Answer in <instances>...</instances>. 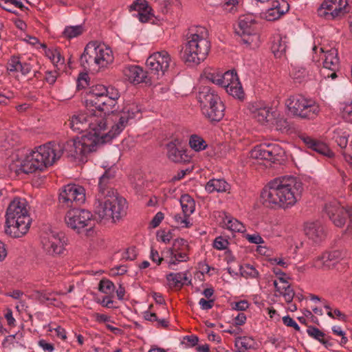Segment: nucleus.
I'll use <instances>...</instances> for the list:
<instances>
[{"label":"nucleus","mask_w":352,"mask_h":352,"mask_svg":"<svg viewBox=\"0 0 352 352\" xmlns=\"http://www.w3.org/2000/svg\"><path fill=\"white\" fill-rule=\"evenodd\" d=\"M283 149L278 144H260L254 146L250 151V156L258 160H264L272 162L279 160L284 155Z\"/></svg>","instance_id":"aec40b11"},{"label":"nucleus","mask_w":352,"mask_h":352,"mask_svg":"<svg viewBox=\"0 0 352 352\" xmlns=\"http://www.w3.org/2000/svg\"><path fill=\"white\" fill-rule=\"evenodd\" d=\"M272 111H274L272 108L261 104H253L250 108L252 116L261 124L270 123Z\"/></svg>","instance_id":"b1692460"},{"label":"nucleus","mask_w":352,"mask_h":352,"mask_svg":"<svg viewBox=\"0 0 352 352\" xmlns=\"http://www.w3.org/2000/svg\"><path fill=\"white\" fill-rule=\"evenodd\" d=\"M256 15L247 14L241 16L239 20L238 28L236 32L239 34L242 41L248 45L256 47L258 44L259 35L256 27Z\"/></svg>","instance_id":"2eb2a0df"},{"label":"nucleus","mask_w":352,"mask_h":352,"mask_svg":"<svg viewBox=\"0 0 352 352\" xmlns=\"http://www.w3.org/2000/svg\"><path fill=\"white\" fill-rule=\"evenodd\" d=\"M347 0L324 1L317 10L318 15L327 20L335 19L348 12Z\"/></svg>","instance_id":"6ab92c4d"},{"label":"nucleus","mask_w":352,"mask_h":352,"mask_svg":"<svg viewBox=\"0 0 352 352\" xmlns=\"http://www.w3.org/2000/svg\"><path fill=\"white\" fill-rule=\"evenodd\" d=\"M344 160L349 162L352 160V138L349 144L346 145V147L344 148L342 152Z\"/></svg>","instance_id":"5fc2aeb1"},{"label":"nucleus","mask_w":352,"mask_h":352,"mask_svg":"<svg viewBox=\"0 0 352 352\" xmlns=\"http://www.w3.org/2000/svg\"><path fill=\"white\" fill-rule=\"evenodd\" d=\"M92 214L86 210L73 208L67 212L65 223L68 227L80 232L82 229L91 230L95 226Z\"/></svg>","instance_id":"dca6fc26"},{"label":"nucleus","mask_w":352,"mask_h":352,"mask_svg":"<svg viewBox=\"0 0 352 352\" xmlns=\"http://www.w3.org/2000/svg\"><path fill=\"white\" fill-rule=\"evenodd\" d=\"M43 251L48 255L56 256L64 253L65 235L56 229L48 228L41 235Z\"/></svg>","instance_id":"ddd939ff"},{"label":"nucleus","mask_w":352,"mask_h":352,"mask_svg":"<svg viewBox=\"0 0 352 352\" xmlns=\"http://www.w3.org/2000/svg\"><path fill=\"white\" fill-rule=\"evenodd\" d=\"M289 10V5L284 0H278L273 3L272 7L265 12L259 13V17L268 21L279 19Z\"/></svg>","instance_id":"412c9836"},{"label":"nucleus","mask_w":352,"mask_h":352,"mask_svg":"<svg viewBox=\"0 0 352 352\" xmlns=\"http://www.w3.org/2000/svg\"><path fill=\"white\" fill-rule=\"evenodd\" d=\"M199 305L202 309L208 310L213 307L214 300L201 298L199 301Z\"/></svg>","instance_id":"bf43d9fd"},{"label":"nucleus","mask_w":352,"mask_h":352,"mask_svg":"<svg viewBox=\"0 0 352 352\" xmlns=\"http://www.w3.org/2000/svg\"><path fill=\"white\" fill-rule=\"evenodd\" d=\"M38 346L41 347L44 351L47 352H52L54 350V346L52 344L47 342L44 340L38 341Z\"/></svg>","instance_id":"e2e57ef3"},{"label":"nucleus","mask_w":352,"mask_h":352,"mask_svg":"<svg viewBox=\"0 0 352 352\" xmlns=\"http://www.w3.org/2000/svg\"><path fill=\"white\" fill-rule=\"evenodd\" d=\"M98 289L100 292L109 295L116 289L113 283L108 279H102L99 283Z\"/></svg>","instance_id":"a19ab883"},{"label":"nucleus","mask_w":352,"mask_h":352,"mask_svg":"<svg viewBox=\"0 0 352 352\" xmlns=\"http://www.w3.org/2000/svg\"><path fill=\"white\" fill-rule=\"evenodd\" d=\"M168 157L170 160L176 163L188 162V155L180 146H177L175 142H171L167 145Z\"/></svg>","instance_id":"bb28decb"},{"label":"nucleus","mask_w":352,"mask_h":352,"mask_svg":"<svg viewBox=\"0 0 352 352\" xmlns=\"http://www.w3.org/2000/svg\"><path fill=\"white\" fill-rule=\"evenodd\" d=\"M114 177V172L109 169L100 177L98 192L96 197L94 210L100 221L120 219L126 214V201L109 186V182Z\"/></svg>","instance_id":"20e7f679"},{"label":"nucleus","mask_w":352,"mask_h":352,"mask_svg":"<svg viewBox=\"0 0 352 352\" xmlns=\"http://www.w3.org/2000/svg\"><path fill=\"white\" fill-rule=\"evenodd\" d=\"M242 0H225L222 7L228 12H235L238 10Z\"/></svg>","instance_id":"37998d69"},{"label":"nucleus","mask_w":352,"mask_h":352,"mask_svg":"<svg viewBox=\"0 0 352 352\" xmlns=\"http://www.w3.org/2000/svg\"><path fill=\"white\" fill-rule=\"evenodd\" d=\"M307 332L309 336L321 342H324L323 340L324 333L320 331L318 328L314 327H308Z\"/></svg>","instance_id":"de8ad7c7"},{"label":"nucleus","mask_w":352,"mask_h":352,"mask_svg":"<svg viewBox=\"0 0 352 352\" xmlns=\"http://www.w3.org/2000/svg\"><path fill=\"white\" fill-rule=\"evenodd\" d=\"M164 218V213H162V212H157L156 214L153 217L151 221L150 222V226L152 228H157L161 223Z\"/></svg>","instance_id":"864d4df0"},{"label":"nucleus","mask_w":352,"mask_h":352,"mask_svg":"<svg viewBox=\"0 0 352 352\" xmlns=\"http://www.w3.org/2000/svg\"><path fill=\"white\" fill-rule=\"evenodd\" d=\"M21 62L16 56H12L7 63V69L10 72H18L20 69Z\"/></svg>","instance_id":"49530a36"},{"label":"nucleus","mask_w":352,"mask_h":352,"mask_svg":"<svg viewBox=\"0 0 352 352\" xmlns=\"http://www.w3.org/2000/svg\"><path fill=\"white\" fill-rule=\"evenodd\" d=\"M249 307V303L246 300L236 302L232 305V309L236 311H245Z\"/></svg>","instance_id":"6e6d98bb"},{"label":"nucleus","mask_w":352,"mask_h":352,"mask_svg":"<svg viewBox=\"0 0 352 352\" xmlns=\"http://www.w3.org/2000/svg\"><path fill=\"white\" fill-rule=\"evenodd\" d=\"M272 263H276L283 267H287L289 265V261L287 259L281 258H274L272 259Z\"/></svg>","instance_id":"338daca9"},{"label":"nucleus","mask_w":352,"mask_h":352,"mask_svg":"<svg viewBox=\"0 0 352 352\" xmlns=\"http://www.w3.org/2000/svg\"><path fill=\"white\" fill-rule=\"evenodd\" d=\"M131 10L138 12L141 22H147L152 17L151 8L146 0H135L130 6Z\"/></svg>","instance_id":"a878e982"},{"label":"nucleus","mask_w":352,"mask_h":352,"mask_svg":"<svg viewBox=\"0 0 352 352\" xmlns=\"http://www.w3.org/2000/svg\"><path fill=\"white\" fill-rule=\"evenodd\" d=\"M6 233L14 238H19L27 233L31 219L25 199L15 198L9 204L6 214Z\"/></svg>","instance_id":"0eeeda50"},{"label":"nucleus","mask_w":352,"mask_h":352,"mask_svg":"<svg viewBox=\"0 0 352 352\" xmlns=\"http://www.w3.org/2000/svg\"><path fill=\"white\" fill-rule=\"evenodd\" d=\"M287 38L286 36L277 34L274 36L272 50L276 58H280L287 49Z\"/></svg>","instance_id":"2f4dec72"},{"label":"nucleus","mask_w":352,"mask_h":352,"mask_svg":"<svg viewBox=\"0 0 352 352\" xmlns=\"http://www.w3.org/2000/svg\"><path fill=\"white\" fill-rule=\"evenodd\" d=\"M189 144L195 151L204 150L207 147L205 140L200 136L192 135L190 136Z\"/></svg>","instance_id":"4c0bfd02"},{"label":"nucleus","mask_w":352,"mask_h":352,"mask_svg":"<svg viewBox=\"0 0 352 352\" xmlns=\"http://www.w3.org/2000/svg\"><path fill=\"white\" fill-rule=\"evenodd\" d=\"M120 98L119 91L113 87H106L98 85L93 87L87 94V107L100 108L104 112L117 111L116 105Z\"/></svg>","instance_id":"1a4fd4ad"},{"label":"nucleus","mask_w":352,"mask_h":352,"mask_svg":"<svg viewBox=\"0 0 352 352\" xmlns=\"http://www.w3.org/2000/svg\"><path fill=\"white\" fill-rule=\"evenodd\" d=\"M309 72L310 69L306 67H295L292 71V76L296 82L300 83Z\"/></svg>","instance_id":"ea45409f"},{"label":"nucleus","mask_w":352,"mask_h":352,"mask_svg":"<svg viewBox=\"0 0 352 352\" xmlns=\"http://www.w3.org/2000/svg\"><path fill=\"white\" fill-rule=\"evenodd\" d=\"M256 342L252 337L238 336L235 338L234 345L237 348V352H245L249 349L256 348Z\"/></svg>","instance_id":"72a5a7b5"},{"label":"nucleus","mask_w":352,"mask_h":352,"mask_svg":"<svg viewBox=\"0 0 352 352\" xmlns=\"http://www.w3.org/2000/svg\"><path fill=\"white\" fill-rule=\"evenodd\" d=\"M170 58L165 51L155 52L146 61L148 72L138 65H126L123 74L126 80L134 84L150 82L152 79H159L164 76L169 67Z\"/></svg>","instance_id":"39448f33"},{"label":"nucleus","mask_w":352,"mask_h":352,"mask_svg":"<svg viewBox=\"0 0 352 352\" xmlns=\"http://www.w3.org/2000/svg\"><path fill=\"white\" fill-rule=\"evenodd\" d=\"M324 307L327 310V315L332 318L336 316L340 320L345 321L346 320V316L342 314L339 309H335L332 310L329 304L327 302L323 303Z\"/></svg>","instance_id":"c03bdc74"},{"label":"nucleus","mask_w":352,"mask_h":352,"mask_svg":"<svg viewBox=\"0 0 352 352\" xmlns=\"http://www.w3.org/2000/svg\"><path fill=\"white\" fill-rule=\"evenodd\" d=\"M225 260L227 261V263L229 265H231V264H234L235 263V261H236V258L235 256L232 254V253L231 252V251L230 250H226L225 252Z\"/></svg>","instance_id":"774afa93"},{"label":"nucleus","mask_w":352,"mask_h":352,"mask_svg":"<svg viewBox=\"0 0 352 352\" xmlns=\"http://www.w3.org/2000/svg\"><path fill=\"white\" fill-rule=\"evenodd\" d=\"M208 30L203 26L190 28L186 34L183 58L186 63L199 64L210 49Z\"/></svg>","instance_id":"423d86ee"},{"label":"nucleus","mask_w":352,"mask_h":352,"mask_svg":"<svg viewBox=\"0 0 352 352\" xmlns=\"http://www.w3.org/2000/svg\"><path fill=\"white\" fill-rule=\"evenodd\" d=\"M46 55L54 65H63L64 63V58L62 57L60 52L57 50H47Z\"/></svg>","instance_id":"79ce46f5"},{"label":"nucleus","mask_w":352,"mask_h":352,"mask_svg":"<svg viewBox=\"0 0 352 352\" xmlns=\"http://www.w3.org/2000/svg\"><path fill=\"white\" fill-rule=\"evenodd\" d=\"M188 272L170 273L166 275V280L170 287L181 289L184 285H190L191 278Z\"/></svg>","instance_id":"393cba45"},{"label":"nucleus","mask_w":352,"mask_h":352,"mask_svg":"<svg viewBox=\"0 0 352 352\" xmlns=\"http://www.w3.org/2000/svg\"><path fill=\"white\" fill-rule=\"evenodd\" d=\"M314 53L313 61H318L317 54L318 52L322 54V68L320 70L321 75L324 78L335 79L337 77L336 72L340 67V60L338 57V51L334 48L324 50L323 47L314 45L312 48Z\"/></svg>","instance_id":"4468645a"},{"label":"nucleus","mask_w":352,"mask_h":352,"mask_svg":"<svg viewBox=\"0 0 352 352\" xmlns=\"http://www.w3.org/2000/svg\"><path fill=\"white\" fill-rule=\"evenodd\" d=\"M288 113L295 117L311 119L320 111L319 105L313 100L302 95L290 96L285 100Z\"/></svg>","instance_id":"f8f14e48"},{"label":"nucleus","mask_w":352,"mask_h":352,"mask_svg":"<svg viewBox=\"0 0 352 352\" xmlns=\"http://www.w3.org/2000/svg\"><path fill=\"white\" fill-rule=\"evenodd\" d=\"M294 294V292L290 285H288L285 289L278 294V295L283 296L285 302L288 303L292 301Z\"/></svg>","instance_id":"8fccbe9b"},{"label":"nucleus","mask_w":352,"mask_h":352,"mask_svg":"<svg viewBox=\"0 0 352 352\" xmlns=\"http://www.w3.org/2000/svg\"><path fill=\"white\" fill-rule=\"evenodd\" d=\"M74 115L69 125L74 131L93 135L98 144L109 142L119 135L135 118H140V109L135 103L127 104L115 113L100 108L89 109Z\"/></svg>","instance_id":"f257e3e1"},{"label":"nucleus","mask_w":352,"mask_h":352,"mask_svg":"<svg viewBox=\"0 0 352 352\" xmlns=\"http://www.w3.org/2000/svg\"><path fill=\"white\" fill-rule=\"evenodd\" d=\"M283 322L287 327H291L296 331H300L299 325L289 316H286L283 318Z\"/></svg>","instance_id":"4d7b16f0"},{"label":"nucleus","mask_w":352,"mask_h":352,"mask_svg":"<svg viewBox=\"0 0 352 352\" xmlns=\"http://www.w3.org/2000/svg\"><path fill=\"white\" fill-rule=\"evenodd\" d=\"M96 140L94 136L85 134L67 141L64 147L59 143L48 142L32 151L23 161L18 162L14 170L18 174L42 171L58 160L63 151L68 156L83 161L88 153L96 149L98 143Z\"/></svg>","instance_id":"f03ea898"},{"label":"nucleus","mask_w":352,"mask_h":352,"mask_svg":"<svg viewBox=\"0 0 352 352\" xmlns=\"http://www.w3.org/2000/svg\"><path fill=\"white\" fill-rule=\"evenodd\" d=\"M204 75L209 81L224 87L229 95L239 99L243 98L244 94L243 87L234 71H228L221 74L210 69L206 71Z\"/></svg>","instance_id":"9b49d317"},{"label":"nucleus","mask_w":352,"mask_h":352,"mask_svg":"<svg viewBox=\"0 0 352 352\" xmlns=\"http://www.w3.org/2000/svg\"><path fill=\"white\" fill-rule=\"evenodd\" d=\"M246 239L249 242L254 244H261L264 243L263 238L260 235L256 234H248L246 236Z\"/></svg>","instance_id":"052dcab7"},{"label":"nucleus","mask_w":352,"mask_h":352,"mask_svg":"<svg viewBox=\"0 0 352 352\" xmlns=\"http://www.w3.org/2000/svg\"><path fill=\"white\" fill-rule=\"evenodd\" d=\"M223 224L225 228L232 232H243L245 231V226L236 219L226 217L223 221Z\"/></svg>","instance_id":"f704fd0d"},{"label":"nucleus","mask_w":352,"mask_h":352,"mask_svg":"<svg viewBox=\"0 0 352 352\" xmlns=\"http://www.w3.org/2000/svg\"><path fill=\"white\" fill-rule=\"evenodd\" d=\"M173 238V233L170 230H162L157 233V239L158 241H162L164 243H168Z\"/></svg>","instance_id":"09e8293b"},{"label":"nucleus","mask_w":352,"mask_h":352,"mask_svg":"<svg viewBox=\"0 0 352 352\" xmlns=\"http://www.w3.org/2000/svg\"><path fill=\"white\" fill-rule=\"evenodd\" d=\"M111 50L103 43L89 42L80 58V64L85 70L98 72L113 61Z\"/></svg>","instance_id":"6e6552de"},{"label":"nucleus","mask_w":352,"mask_h":352,"mask_svg":"<svg viewBox=\"0 0 352 352\" xmlns=\"http://www.w3.org/2000/svg\"><path fill=\"white\" fill-rule=\"evenodd\" d=\"M188 259L187 253L184 251L172 252L171 264H175L176 262L186 261Z\"/></svg>","instance_id":"3c124183"},{"label":"nucleus","mask_w":352,"mask_h":352,"mask_svg":"<svg viewBox=\"0 0 352 352\" xmlns=\"http://www.w3.org/2000/svg\"><path fill=\"white\" fill-rule=\"evenodd\" d=\"M247 318L245 314L241 312L237 314L234 318V324L235 326H241L246 322Z\"/></svg>","instance_id":"680f3d73"},{"label":"nucleus","mask_w":352,"mask_h":352,"mask_svg":"<svg viewBox=\"0 0 352 352\" xmlns=\"http://www.w3.org/2000/svg\"><path fill=\"white\" fill-rule=\"evenodd\" d=\"M205 189L208 193L224 192L230 189V185L223 179H211L205 186Z\"/></svg>","instance_id":"c756f323"},{"label":"nucleus","mask_w":352,"mask_h":352,"mask_svg":"<svg viewBox=\"0 0 352 352\" xmlns=\"http://www.w3.org/2000/svg\"><path fill=\"white\" fill-rule=\"evenodd\" d=\"M271 118H272L270 123L276 127L277 131L285 133L289 129V121L277 110L271 112Z\"/></svg>","instance_id":"7c9ffc66"},{"label":"nucleus","mask_w":352,"mask_h":352,"mask_svg":"<svg viewBox=\"0 0 352 352\" xmlns=\"http://www.w3.org/2000/svg\"><path fill=\"white\" fill-rule=\"evenodd\" d=\"M150 258L157 265L160 264L163 260V258L160 256L158 252L153 248H151Z\"/></svg>","instance_id":"0e129e2a"},{"label":"nucleus","mask_w":352,"mask_h":352,"mask_svg":"<svg viewBox=\"0 0 352 352\" xmlns=\"http://www.w3.org/2000/svg\"><path fill=\"white\" fill-rule=\"evenodd\" d=\"M333 140L342 149L346 147L349 138V131L344 127H337L329 134Z\"/></svg>","instance_id":"c85d7f7f"},{"label":"nucleus","mask_w":352,"mask_h":352,"mask_svg":"<svg viewBox=\"0 0 352 352\" xmlns=\"http://www.w3.org/2000/svg\"><path fill=\"white\" fill-rule=\"evenodd\" d=\"M85 190L82 186L70 184L63 187L58 199L63 206L76 208L85 202Z\"/></svg>","instance_id":"f3484780"},{"label":"nucleus","mask_w":352,"mask_h":352,"mask_svg":"<svg viewBox=\"0 0 352 352\" xmlns=\"http://www.w3.org/2000/svg\"><path fill=\"white\" fill-rule=\"evenodd\" d=\"M324 210L334 225L338 227H341L345 223L346 216H348L349 224L347 231L352 234V208L346 210L337 201H333L326 204Z\"/></svg>","instance_id":"a211bd4d"},{"label":"nucleus","mask_w":352,"mask_h":352,"mask_svg":"<svg viewBox=\"0 0 352 352\" xmlns=\"http://www.w3.org/2000/svg\"><path fill=\"white\" fill-rule=\"evenodd\" d=\"M84 32V28L82 25H75V26H67L64 29L63 34L65 38L67 39H72L76 38Z\"/></svg>","instance_id":"e433bc0d"},{"label":"nucleus","mask_w":352,"mask_h":352,"mask_svg":"<svg viewBox=\"0 0 352 352\" xmlns=\"http://www.w3.org/2000/svg\"><path fill=\"white\" fill-rule=\"evenodd\" d=\"M342 258V253L339 250H333L330 252L324 253L317 261L316 265L318 267L323 266L330 268L338 263Z\"/></svg>","instance_id":"cd10ccee"},{"label":"nucleus","mask_w":352,"mask_h":352,"mask_svg":"<svg viewBox=\"0 0 352 352\" xmlns=\"http://www.w3.org/2000/svg\"><path fill=\"white\" fill-rule=\"evenodd\" d=\"M300 139L308 148L329 158L333 157V153L324 143L305 135H301Z\"/></svg>","instance_id":"5701e85b"},{"label":"nucleus","mask_w":352,"mask_h":352,"mask_svg":"<svg viewBox=\"0 0 352 352\" xmlns=\"http://www.w3.org/2000/svg\"><path fill=\"white\" fill-rule=\"evenodd\" d=\"M136 256L137 252L135 248L132 247L126 250V251L123 254L122 258L126 260L133 261L136 258Z\"/></svg>","instance_id":"13d9d810"},{"label":"nucleus","mask_w":352,"mask_h":352,"mask_svg":"<svg viewBox=\"0 0 352 352\" xmlns=\"http://www.w3.org/2000/svg\"><path fill=\"white\" fill-rule=\"evenodd\" d=\"M228 243H229L227 239L221 236H218L214 241L213 247L219 250H226Z\"/></svg>","instance_id":"603ef678"},{"label":"nucleus","mask_w":352,"mask_h":352,"mask_svg":"<svg viewBox=\"0 0 352 352\" xmlns=\"http://www.w3.org/2000/svg\"><path fill=\"white\" fill-rule=\"evenodd\" d=\"M32 65L28 63H22L20 65L19 72L24 76L28 74L32 70Z\"/></svg>","instance_id":"69168bd1"},{"label":"nucleus","mask_w":352,"mask_h":352,"mask_svg":"<svg viewBox=\"0 0 352 352\" xmlns=\"http://www.w3.org/2000/svg\"><path fill=\"white\" fill-rule=\"evenodd\" d=\"M60 295L63 294L61 292H47L46 291L41 292V291H34L32 297L39 301L41 303L47 304V305H56L57 300L54 297V295Z\"/></svg>","instance_id":"473e14b6"},{"label":"nucleus","mask_w":352,"mask_h":352,"mask_svg":"<svg viewBox=\"0 0 352 352\" xmlns=\"http://www.w3.org/2000/svg\"><path fill=\"white\" fill-rule=\"evenodd\" d=\"M180 204L183 213L186 216H190L195 211V201L188 195H184L181 197Z\"/></svg>","instance_id":"c9c22d12"},{"label":"nucleus","mask_w":352,"mask_h":352,"mask_svg":"<svg viewBox=\"0 0 352 352\" xmlns=\"http://www.w3.org/2000/svg\"><path fill=\"white\" fill-rule=\"evenodd\" d=\"M304 230L307 236L315 243L322 241L326 235L324 228L319 221H307Z\"/></svg>","instance_id":"4be33fe9"},{"label":"nucleus","mask_w":352,"mask_h":352,"mask_svg":"<svg viewBox=\"0 0 352 352\" xmlns=\"http://www.w3.org/2000/svg\"><path fill=\"white\" fill-rule=\"evenodd\" d=\"M189 216H186L184 213L176 214L174 215V219L177 223V226L180 228H188L191 226L190 222L188 220Z\"/></svg>","instance_id":"a18cd8bd"},{"label":"nucleus","mask_w":352,"mask_h":352,"mask_svg":"<svg viewBox=\"0 0 352 352\" xmlns=\"http://www.w3.org/2000/svg\"><path fill=\"white\" fill-rule=\"evenodd\" d=\"M197 100L203 114L211 122H219L224 116L225 107L220 97L209 87L199 89Z\"/></svg>","instance_id":"9d476101"},{"label":"nucleus","mask_w":352,"mask_h":352,"mask_svg":"<svg viewBox=\"0 0 352 352\" xmlns=\"http://www.w3.org/2000/svg\"><path fill=\"white\" fill-rule=\"evenodd\" d=\"M302 182L292 176H284L270 181L263 189L261 197L263 204L272 208L287 209L300 199Z\"/></svg>","instance_id":"7ed1b4c3"},{"label":"nucleus","mask_w":352,"mask_h":352,"mask_svg":"<svg viewBox=\"0 0 352 352\" xmlns=\"http://www.w3.org/2000/svg\"><path fill=\"white\" fill-rule=\"evenodd\" d=\"M239 270L241 276L245 278H256L258 272L251 265L247 264L244 266L238 265Z\"/></svg>","instance_id":"58836bf2"}]
</instances>
